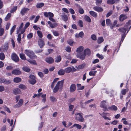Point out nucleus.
Returning a JSON list of instances; mask_svg holds the SVG:
<instances>
[{
    "label": "nucleus",
    "instance_id": "5",
    "mask_svg": "<svg viewBox=\"0 0 131 131\" xmlns=\"http://www.w3.org/2000/svg\"><path fill=\"white\" fill-rule=\"evenodd\" d=\"M106 101L105 100H103L102 101L101 103L100 107L103 108V111H108V106H107L106 105Z\"/></svg>",
    "mask_w": 131,
    "mask_h": 131
},
{
    "label": "nucleus",
    "instance_id": "59",
    "mask_svg": "<svg viewBox=\"0 0 131 131\" xmlns=\"http://www.w3.org/2000/svg\"><path fill=\"white\" fill-rule=\"evenodd\" d=\"M75 99V98H72L69 99L68 101L69 103L71 104L73 101H74Z\"/></svg>",
    "mask_w": 131,
    "mask_h": 131
},
{
    "label": "nucleus",
    "instance_id": "45",
    "mask_svg": "<svg viewBox=\"0 0 131 131\" xmlns=\"http://www.w3.org/2000/svg\"><path fill=\"white\" fill-rule=\"evenodd\" d=\"M5 58V55L3 52L0 53V59L1 60H3Z\"/></svg>",
    "mask_w": 131,
    "mask_h": 131
},
{
    "label": "nucleus",
    "instance_id": "64",
    "mask_svg": "<svg viewBox=\"0 0 131 131\" xmlns=\"http://www.w3.org/2000/svg\"><path fill=\"white\" fill-rule=\"evenodd\" d=\"M50 100L52 102H54V101H57V100H56V98L53 96H50Z\"/></svg>",
    "mask_w": 131,
    "mask_h": 131
},
{
    "label": "nucleus",
    "instance_id": "48",
    "mask_svg": "<svg viewBox=\"0 0 131 131\" xmlns=\"http://www.w3.org/2000/svg\"><path fill=\"white\" fill-rule=\"evenodd\" d=\"M78 24L79 26L80 27H83V22L81 20H79L78 23Z\"/></svg>",
    "mask_w": 131,
    "mask_h": 131
},
{
    "label": "nucleus",
    "instance_id": "8",
    "mask_svg": "<svg viewBox=\"0 0 131 131\" xmlns=\"http://www.w3.org/2000/svg\"><path fill=\"white\" fill-rule=\"evenodd\" d=\"M11 58L14 61L18 62L19 61V59L18 57L15 53L12 54L11 56Z\"/></svg>",
    "mask_w": 131,
    "mask_h": 131
},
{
    "label": "nucleus",
    "instance_id": "3",
    "mask_svg": "<svg viewBox=\"0 0 131 131\" xmlns=\"http://www.w3.org/2000/svg\"><path fill=\"white\" fill-rule=\"evenodd\" d=\"M24 53L30 58H37V56L35 54L34 52L30 50L26 49L25 50Z\"/></svg>",
    "mask_w": 131,
    "mask_h": 131
},
{
    "label": "nucleus",
    "instance_id": "10",
    "mask_svg": "<svg viewBox=\"0 0 131 131\" xmlns=\"http://www.w3.org/2000/svg\"><path fill=\"white\" fill-rule=\"evenodd\" d=\"M38 43L40 48H42L45 45V42L42 39H40L38 40Z\"/></svg>",
    "mask_w": 131,
    "mask_h": 131
},
{
    "label": "nucleus",
    "instance_id": "40",
    "mask_svg": "<svg viewBox=\"0 0 131 131\" xmlns=\"http://www.w3.org/2000/svg\"><path fill=\"white\" fill-rule=\"evenodd\" d=\"M97 72V71H91L89 72V75L91 76H94Z\"/></svg>",
    "mask_w": 131,
    "mask_h": 131
},
{
    "label": "nucleus",
    "instance_id": "52",
    "mask_svg": "<svg viewBox=\"0 0 131 131\" xmlns=\"http://www.w3.org/2000/svg\"><path fill=\"white\" fill-rule=\"evenodd\" d=\"M4 32V29L3 28H1L0 29V36H2Z\"/></svg>",
    "mask_w": 131,
    "mask_h": 131
},
{
    "label": "nucleus",
    "instance_id": "25",
    "mask_svg": "<svg viewBox=\"0 0 131 131\" xmlns=\"http://www.w3.org/2000/svg\"><path fill=\"white\" fill-rule=\"evenodd\" d=\"M45 5L43 3H38L36 5V7L39 8L43 7Z\"/></svg>",
    "mask_w": 131,
    "mask_h": 131
},
{
    "label": "nucleus",
    "instance_id": "14",
    "mask_svg": "<svg viewBox=\"0 0 131 131\" xmlns=\"http://www.w3.org/2000/svg\"><path fill=\"white\" fill-rule=\"evenodd\" d=\"M83 53L85 55V56H89L91 54L90 50L89 48L85 49Z\"/></svg>",
    "mask_w": 131,
    "mask_h": 131
},
{
    "label": "nucleus",
    "instance_id": "9",
    "mask_svg": "<svg viewBox=\"0 0 131 131\" xmlns=\"http://www.w3.org/2000/svg\"><path fill=\"white\" fill-rule=\"evenodd\" d=\"M29 10V9L28 8L23 7L21 9L20 13L22 16H23Z\"/></svg>",
    "mask_w": 131,
    "mask_h": 131
},
{
    "label": "nucleus",
    "instance_id": "63",
    "mask_svg": "<svg viewBox=\"0 0 131 131\" xmlns=\"http://www.w3.org/2000/svg\"><path fill=\"white\" fill-rule=\"evenodd\" d=\"M53 35L56 36H57L59 35V33L57 31H53Z\"/></svg>",
    "mask_w": 131,
    "mask_h": 131
},
{
    "label": "nucleus",
    "instance_id": "57",
    "mask_svg": "<svg viewBox=\"0 0 131 131\" xmlns=\"http://www.w3.org/2000/svg\"><path fill=\"white\" fill-rule=\"evenodd\" d=\"M92 39L94 40H96L97 39L96 37V35L94 34H92L91 36Z\"/></svg>",
    "mask_w": 131,
    "mask_h": 131
},
{
    "label": "nucleus",
    "instance_id": "33",
    "mask_svg": "<svg viewBox=\"0 0 131 131\" xmlns=\"http://www.w3.org/2000/svg\"><path fill=\"white\" fill-rule=\"evenodd\" d=\"M99 114L101 115L103 118V116H109L110 115V114L108 113H105L104 112H103L102 113H99Z\"/></svg>",
    "mask_w": 131,
    "mask_h": 131
},
{
    "label": "nucleus",
    "instance_id": "6",
    "mask_svg": "<svg viewBox=\"0 0 131 131\" xmlns=\"http://www.w3.org/2000/svg\"><path fill=\"white\" fill-rule=\"evenodd\" d=\"M29 78L30 79V80L29 82L32 85H34L37 82L36 80V77L33 75H31L29 76Z\"/></svg>",
    "mask_w": 131,
    "mask_h": 131
},
{
    "label": "nucleus",
    "instance_id": "58",
    "mask_svg": "<svg viewBox=\"0 0 131 131\" xmlns=\"http://www.w3.org/2000/svg\"><path fill=\"white\" fill-rule=\"evenodd\" d=\"M96 56L99 58H100L102 60L104 58L103 56L101 54H100L99 53H97L96 54Z\"/></svg>",
    "mask_w": 131,
    "mask_h": 131
},
{
    "label": "nucleus",
    "instance_id": "34",
    "mask_svg": "<svg viewBox=\"0 0 131 131\" xmlns=\"http://www.w3.org/2000/svg\"><path fill=\"white\" fill-rule=\"evenodd\" d=\"M72 69L71 67H68L66 68L65 69V72L67 73H69L71 72Z\"/></svg>",
    "mask_w": 131,
    "mask_h": 131
},
{
    "label": "nucleus",
    "instance_id": "55",
    "mask_svg": "<svg viewBox=\"0 0 131 131\" xmlns=\"http://www.w3.org/2000/svg\"><path fill=\"white\" fill-rule=\"evenodd\" d=\"M74 107V106L73 105L70 104L69 106V111H72Z\"/></svg>",
    "mask_w": 131,
    "mask_h": 131
},
{
    "label": "nucleus",
    "instance_id": "60",
    "mask_svg": "<svg viewBox=\"0 0 131 131\" xmlns=\"http://www.w3.org/2000/svg\"><path fill=\"white\" fill-rule=\"evenodd\" d=\"M85 66V65L84 64H82L79 65L78 67V68L80 69H83L84 68Z\"/></svg>",
    "mask_w": 131,
    "mask_h": 131
},
{
    "label": "nucleus",
    "instance_id": "15",
    "mask_svg": "<svg viewBox=\"0 0 131 131\" xmlns=\"http://www.w3.org/2000/svg\"><path fill=\"white\" fill-rule=\"evenodd\" d=\"M1 82L5 84L8 85L10 84L11 83V81L9 80H6L5 79H1L0 80Z\"/></svg>",
    "mask_w": 131,
    "mask_h": 131
},
{
    "label": "nucleus",
    "instance_id": "13",
    "mask_svg": "<svg viewBox=\"0 0 131 131\" xmlns=\"http://www.w3.org/2000/svg\"><path fill=\"white\" fill-rule=\"evenodd\" d=\"M12 73L14 75H19L21 74V72L19 70L15 69L12 71Z\"/></svg>",
    "mask_w": 131,
    "mask_h": 131
},
{
    "label": "nucleus",
    "instance_id": "53",
    "mask_svg": "<svg viewBox=\"0 0 131 131\" xmlns=\"http://www.w3.org/2000/svg\"><path fill=\"white\" fill-rule=\"evenodd\" d=\"M78 10L79 13L81 14H83L84 13L83 9L81 7L79 8Z\"/></svg>",
    "mask_w": 131,
    "mask_h": 131
},
{
    "label": "nucleus",
    "instance_id": "24",
    "mask_svg": "<svg viewBox=\"0 0 131 131\" xmlns=\"http://www.w3.org/2000/svg\"><path fill=\"white\" fill-rule=\"evenodd\" d=\"M21 92V90L18 88L15 89L13 90V93L15 95L20 93Z\"/></svg>",
    "mask_w": 131,
    "mask_h": 131
},
{
    "label": "nucleus",
    "instance_id": "29",
    "mask_svg": "<svg viewBox=\"0 0 131 131\" xmlns=\"http://www.w3.org/2000/svg\"><path fill=\"white\" fill-rule=\"evenodd\" d=\"M129 90L128 88L125 89H123L121 91V93L123 95H125L127 92H128Z\"/></svg>",
    "mask_w": 131,
    "mask_h": 131
},
{
    "label": "nucleus",
    "instance_id": "20",
    "mask_svg": "<svg viewBox=\"0 0 131 131\" xmlns=\"http://www.w3.org/2000/svg\"><path fill=\"white\" fill-rule=\"evenodd\" d=\"M44 16L47 17L49 16V17H53L54 16V15L51 12H45L44 13Z\"/></svg>",
    "mask_w": 131,
    "mask_h": 131
},
{
    "label": "nucleus",
    "instance_id": "12",
    "mask_svg": "<svg viewBox=\"0 0 131 131\" xmlns=\"http://www.w3.org/2000/svg\"><path fill=\"white\" fill-rule=\"evenodd\" d=\"M120 0H107V3L108 4L113 5L114 3H117Z\"/></svg>",
    "mask_w": 131,
    "mask_h": 131
},
{
    "label": "nucleus",
    "instance_id": "51",
    "mask_svg": "<svg viewBox=\"0 0 131 131\" xmlns=\"http://www.w3.org/2000/svg\"><path fill=\"white\" fill-rule=\"evenodd\" d=\"M117 20H115L113 24H112V25L111 26V29H113L114 26L117 24Z\"/></svg>",
    "mask_w": 131,
    "mask_h": 131
},
{
    "label": "nucleus",
    "instance_id": "30",
    "mask_svg": "<svg viewBox=\"0 0 131 131\" xmlns=\"http://www.w3.org/2000/svg\"><path fill=\"white\" fill-rule=\"evenodd\" d=\"M61 60V58L60 56H58L55 58V62L58 63Z\"/></svg>",
    "mask_w": 131,
    "mask_h": 131
},
{
    "label": "nucleus",
    "instance_id": "54",
    "mask_svg": "<svg viewBox=\"0 0 131 131\" xmlns=\"http://www.w3.org/2000/svg\"><path fill=\"white\" fill-rule=\"evenodd\" d=\"M33 36V34L32 33H30L27 35L28 39H30L32 38Z\"/></svg>",
    "mask_w": 131,
    "mask_h": 131
},
{
    "label": "nucleus",
    "instance_id": "41",
    "mask_svg": "<svg viewBox=\"0 0 131 131\" xmlns=\"http://www.w3.org/2000/svg\"><path fill=\"white\" fill-rule=\"evenodd\" d=\"M22 69L24 71L27 72H29L30 70V69L29 68L26 67H24Z\"/></svg>",
    "mask_w": 131,
    "mask_h": 131
},
{
    "label": "nucleus",
    "instance_id": "32",
    "mask_svg": "<svg viewBox=\"0 0 131 131\" xmlns=\"http://www.w3.org/2000/svg\"><path fill=\"white\" fill-rule=\"evenodd\" d=\"M74 127H75L78 129H80L82 128V126L81 125L76 124H75L73 125L71 127V128H72Z\"/></svg>",
    "mask_w": 131,
    "mask_h": 131
},
{
    "label": "nucleus",
    "instance_id": "17",
    "mask_svg": "<svg viewBox=\"0 0 131 131\" xmlns=\"http://www.w3.org/2000/svg\"><path fill=\"white\" fill-rule=\"evenodd\" d=\"M76 89V85L74 84H72L70 88L69 91L70 92H74Z\"/></svg>",
    "mask_w": 131,
    "mask_h": 131
},
{
    "label": "nucleus",
    "instance_id": "1",
    "mask_svg": "<svg viewBox=\"0 0 131 131\" xmlns=\"http://www.w3.org/2000/svg\"><path fill=\"white\" fill-rule=\"evenodd\" d=\"M64 80L58 82L53 89V92L54 93H56L58 92L59 89L62 90L63 86Z\"/></svg>",
    "mask_w": 131,
    "mask_h": 131
},
{
    "label": "nucleus",
    "instance_id": "44",
    "mask_svg": "<svg viewBox=\"0 0 131 131\" xmlns=\"http://www.w3.org/2000/svg\"><path fill=\"white\" fill-rule=\"evenodd\" d=\"M17 6H14L11 10L10 11V12L12 13H13L17 10Z\"/></svg>",
    "mask_w": 131,
    "mask_h": 131
},
{
    "label": "nucleus",
    "instance_id": "47",
    "mask_svg": "<svg viewBox=\"0 0 131 131\" xmlns=\"http://www.w3.org/2000/svg\"><path fill=\"white\" fill-rule=\"evenodd\" d=\"M18 42L19 43H21V38L20 34H19L18 35V38L17 39Z\"/></svg>",
    "mask_w": 131,
    "mask_h": 131
},
{
    "label": "nucleus",
    "instance_id": "26",
    "mask_svg": "<svg viewBox=\"0 0 131 131\" xmlns=\"http://www.w3.org/2000/svg\"><path fill=\"white\" fill-rule=\"evenodd\" d=\"M21 81V79L19 77H15L14 78L13 81L15 83H18L20 82Z\"/></svg>",
    "mask_w": 131,
    "mask_h": 131
},
{
    "label": "nucleus",
    "instance_id": "56",
    "mask_svg": "<svg viewBox=\"0 0 131 131\" xmlns=\"http://www.w3.org/2000/svg\"><path fill=\"white\" fill-rule=\"evenodd\" d=\"M102 0H97L95 2L96 4L97 5H99V4L102 3Z\"/></svg>",
    "mask_w": 131,
    "mask_h": 131
},
{
    "label": "nucleus",
    "instance_id": "42",
    "mask_svg": "<svg viewBox=\"0 0 131 131\" xmlns=\"http://www.w3.org/2000/svg\"><path fill=\"white\" fill-rule=\"evenodd\" d=\"M19 88L23 90H25L26 88V86L22 84H20L19 85Z\"/></svg>",
    "mask_w": 131,
    "mask_h": 131
},
{
    "label": "nucleus",
    "instance_id": "37",
    "mask_svg": "<svg viewBox=\"0 0 131 131\" xmlns=\"http://www.w3.org/2000/svg\"><path fill=\"white\" fill-rule=\"evenodd\" d=\"M106 23L107 25L110 26L111 27V26L112 25V23L110 20L108 19H106Z\"/></svg>",
    "mask_w": 131,
    "mask_h": 131
},
{
    "label": "nucleus",
    "instance_id": "2",
    "mask_svg": "<svg viewBox=\"0 0 131 131\" xmlns=\"http://www.w3.org/2000/svg\"><path fill=\"white\" fill-rule=\"evenodd\" d=\"M131 24V20H129L126 23L124 27L120 28H119L118 30L119 31L123 33V34H125L126 31L128 30V28Z\"/></svg>",
    "mask_w": 131,
    "mask_h": 131
},
{
    "label": "nucleus",
    "instance_id": "36",
    "mask_svg": "<svg viewBox=\"0 0 131 131\" xmlns=\"http://www.w3.org/2000/svg\"><path fill=\"white\" fill-rule=\"evenodd\" d=\"M19 56L20 58L22 60H27L25 55L23 53H20Z\"/></svg>",
    "mask_w": 131,
    "mask_h": 131
},
{
    "label": "nucleus",
    "instance_id": "28",
    "mask_svg": "<svg viewBox=\"0 0 131 131\" xmlns=\"http://www.w3.org/2000/svg\"><path fill=\"white\" fill-rule=\"evenodd\" d=\"M27 60L30 63L32 64L37 65V64L36 61L34 60H31L30 59Z\"/></svg>",
    "mask_w": 131,
    "mask_h": 131
},
{
    "label": "nucleus",
    "instance_id": "11",
    "mask_svg": "<svg viewBox=\"0 0 131 131\" xmlns=\"http://www.w3.org/2000/svg\"><path fill=\"white\" fill-rule=\"evenodd\" d=\"M93 9L94 10L98 12H101L103 11V8L99 6H95L93 7Z\"/></svg>",
    "mask_w": 131,
    "mask_h": 131
},
{
    "label": "nucleus",
    "instance_id": "4",
    "mask_svg": "<svg viewBox=\"0 0 131 131\" xmlns=\"http://www.w3.org/2000/svg\"><path fill=\"white\" fill-rule=\"evenodd\" d=\"M82 113H77L75 114L76 116L75 117V119L79 122H83L84 119L82 116Z\"/></svg>",
    "mask_w": 131,
    "mask_h": 131
},
{
    "label": "nucleus",
    "instance_id": "39",
    "mask_svg": "<svg viewBox=\"0 0 131 131\" xmlns=\"http://www.w3.org/2000/svg\"><path fill=\"white\" fill-rule=\"evenodd\" d=\"M11 13H8L5 18V21H8L11 17Z\"/></svg>",
    "mask_w": 131,
    "mask_h": 131
},
{
    "label": "nucleus",
    "instance_id": "27",
    "mask_svg": "<svg viewBox=\"0 0 131 131\" xmlns=\"http://www.w3.org/2000/svg\"><path fill=\"white\" fill-rule=\"evenodd\" d=\"M84 49V47L82 46H80L79 48H78L76 50L77 52L79 53H81L83 51Z\"/></svg>",
    "mask_w": 131,
    "mask_h": 131
},
{
    "label": "nucleus",
    "instance_id": "38",
    "mask_svg": "<svg viewBox=\"0 0 131 131\" xmlns=\"http://www.w3.org/2000/svg\"><path fill=\"white\" fill-rule=\"evenodd\" d=\"M84 19L87 22L90 23L91 22V19L88 16L86 15L84 17Z\"/></svg>",
    "mask_w": 131,
    "mask_h": 131
},
{
    "label": "nucleus",
    "instance_id": "46",
    "mask_svg": "<svg viewBox=\"0 0 131 131\" xmlns=\"http://www.w3.org/2000/svg\"><path fill=\"white\" fill-rule=\"evenodd\" d=\"M16 26V25H14L11 28L10 30V34L12 35L13 32L15 29Z\"/></svg>",
    "mask_w": 131,
    "mask_h": 131
},
{
    "label": "nucleus",
    "instance_id": "22",
    "mask_svg": "<svg viewBox=\"0 0 131 131\" xmlns=\"http://www.w3.org/2000/svg\"><path fill=\"white\" fill-rule=\"evenodd\" d=\"M84 35V33L82 31L80 32L79 34H76L75 35V37L77 38H79L80 37L82 38Z\"/></svg>",
    "mask_w": 131,
    "mask_h": 131
},
{
    "label": "nucleus",
    "instance_id": "35",
    "mask_svg": "<svg viewBox=\"0 0 131 131\" xmlns=\"http://www.w3.org/2000/svg\"><path fill=\"white\" fill-rule=\"evenodd\" d=\"M64 70H63L62 69H61L58 72V74L60 75H63L65 74Z\"/></svg>",
    "mask_w": 131,
    "mask_h": 131
},
{
    "label": "nucleus",
    "instance_id": "49",
    "mask_svg": "<svg viewBox=\"0 0 131 131\" xmlns=\"http://www.w3.org/2000/svg\"><path fill=\"white\" fill-rule=\"evenodd\" d=\"M68 43L71 46H73L74 41L72 40L69 39L67 41Z\"/></svg>",
    "mask_w": 131,
    "mask_h": 131
},
{
    "label": "nucleus",
    "instance_id": "43",
    "mask_svg": "<svg viewBox=\"0 0 131 131\" xmlns=\"http://www.w3.org/2000/svg\"><path fill=\"white\" fill-rule=\"evenodd\" d=\"M37 33L38 36L39 38H41L42 37L43 35L41 31L39 30H38Z\"/></svg>",
    "mask_w": 131,
    "mask_h": 131
},
{
    "label": "nucleus",
    "instance_id": "16",
    "mask_svg": "<svg viewBox=\"0 0 131 131\" xmlns=\"http://www.w3.org/2000/svg\"><path fill=\"white\" fill-rule=\"evenodd\" d=\"M127 18V16L125 14H121L120 15L119 20L121 22H122L125 20Z\"/></svg>",
    "mask_w": 131,
    "mask_h": 131
},
{
    "label": "nucleus",
    "instance_id": "7",
    "mask_svg": "<svg viewBox=\"0 0 131 131\" xmlns=\"http://www.w3.org/2000/svg\"><path fill=\"white\" fill-rule=\"evenodd\" d=\"M76 57L78 58H79L81 60H83L85 59L86 57L84 53H80L77 54Z\"/></svg>",
    "mask_w": 131,
    "mask_h": 131
},
{
    "label": "nucleus",
    "instance_id": "18",
    "mask_svg": "<svg viewBox=\"0 0 131 131\" xmlns=\"http://www.w3.org/2000/svg\"><path fill=\"white\" fill-rule=\"evenodd\" d=\"M46 61L48 63L51 64L53 63L54 61L53 59L51 57L46 58L45 59Z\"/></svg>",
    "mask_w": 131,
    "mask_h": 131
},
{
    "label": "nucleus",
    "instance_id": "50",
    "mask_svg": "<svg viewBox=\"0 0 131 131\" xmlns=\"http://www.w3.org/2000/svg\"><path fill=\"white\" fill-rule=\"evenodd\" d=\"M62 19L65 22L67 21L68 20V18L67 16L66 15H63L62 16Z\"/></svg>",
    "mask_w": 131,
    "mask_h": 131
},
{
    "label": "nucleus",
    "instance_id": "19",
    "mask_svg": "<svg viewBox=\"0 0 131 131\" xmlns=\"http://www.w3.org/2000/svg\"><path fill=\"white\" fill-rule=\"evenodd\" d=\"M48 23L50 25V27L53 28H54L58 25L56 23H53L52 24L50 21H48Z\"/></svg>",
    "mask_w": 131,
    "mask_h": 131
},
{
    "label": "nucleus",
    "instance_id": "61",
    "mask_svg": "<svg viewBox=\"0 0 131 131\" xmlns=\"http://www.w3.org/2000/svg\"><path fill=\"white\" fill-rule=\"evenodd\" d=\"M38 74L39 76L41 78H42L44 77L43 73L42 72H39L38 73Z\"/></svg>",
    "mask_w": 131,
    "mask_h": 131
},
{
    "label": "nucleus",
    "instance_id": "21",
    "mask_svg": "<svg viewBox=\"0 0 131 131\" xmlns=\"http://www.w3.org/2000/svg\"><path fill=\"white\" fill-rule=\"evenodd\" d=\"M117 109V107L115 105H113L111 107L108 106V111L109 110L116 111Z\"/></svg>",
    "mask_w": 131,
    "mask_h": 131
},
{
    "label": "nucleus",
    "instance_id": "23",
    "mask_svg": "<svg viewBox=\"0 0 131 131\" xmlns=\"http://www.w3.org/2000/svg\"><path fill=\"white\" fill-rule=\"evenodd\" d=\"M89 13L92 16L95 18H96L97 17V13L93 11H90Z\"/></svg>",
    "mask_w": 131,
    "mask_h": 131
},
{
    "label": "nucleus",
    "instance_id": "62",
    "mask_svg": "<svg viewBox=\"0 0 131 131\" xmlns=\"http://www.w3.org/2000/svg\"><path fill=\"white\" fill-rule=\"evenodd\" d=\"M66 50L68 52H70L71 51V48L69 46L67 47Z\"/></svg>",
    "mask_w": 131,
    "mask_h": 131
},
{
    "label": "nucleus",
    "instance_id": "31",
    "mask_svg": "<svg viewBox=\"0 0 131 131\" xmlns=\"http://www.w3.org/2000/svg\"><path fill=\"white\" fill-rule=\"evenodd\" d=\"M104 39L102 37H100L98 38L97 42L98 44H100L102 42L104 41Z\"/></svg>",
    "mask_w": 131,
    "mask_h": 131
}]
</instances>
